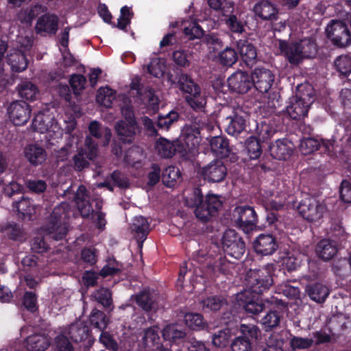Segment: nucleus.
<instances>
[{
  "label": "nucleus",
  "mask_w": 351,
  "mask_h": 351,
  "mask_svg": "<svg viewBox=\"0 0 351 351\" xmlns=\"http://www.w3.org/2000/svg\"><path fill=\"white\" fill-rule=\"evenodd\" d=\"M179 117L178 112L174 110H171L164 117L159 116L157 123L158 127L168 129L173 123L178 120Z\"/></svg>",
  "instance_id": "obj_59"
},
{
  "label": "nucleus",
  "mask_w": 351,
  "mask_h": 351,
  "mask_svg": "<svg viewBox=\"0 0 351 351\" xmlns=\"http://www.w3.org/2000/svg\"><path fill=\"white\" fill-rule=\"evenodd\" d=\"M304 59L313 58L317 53V46L312 38H304L298 42Z\"/></svg>",
  "instance_id": "obj_46"
},
{
  "label": "nucleus",
  "mask_w": 351,
  "mask_h": 351,
  "mask_svg": "<svg viewBox=\"0 0 351 351\" xmlns=\"http://www.w3.org/2000/svg\"><path fill=\"white\" fill-rule=\"evenodd\" d=\"M279 49L291 64L298 65L304 59L298 42L279 40Z\"/></svg>",
  "instance_id": "obj_24"
},
{
  "label": "nucleus",
  "mask_w": 351,
  "mask_h": 351,
  "mask_svg": "<svg viewBox=\"0 0 351 351\" xmlns=\"http://www.w3.org/2000/svg\"><path fill=\"white\" fill-rule=\"evenodd\" d=\"M326 34L329 41L338 48L351 45V32L348 25L341 21H331L326 28Z\"/></svg>",
  "instance_id": "obj_6"
},
{
  "label": "nucleus",
  "mask_w": 351,
  "mask_h": 351,
  "mask_svg": "<svg viewBox=\"0 0 351 351\" xmlns=\"http://www.w3.org/2000/svg\"><path fill=\"white\" fill-rule=\"evenodd\" d=\"M202 309L205 312L217 311L227 305V300L222 295H210L202 299L200 302Z\"/></svg>",
  "instance_id": "obj_39"
},
{
  "label": "nucleus",
  "mask_w": 351,
  "mask_h": 351,
  "mask_svg": "<svg viewBox=\"0 0 351 351\" xmlns=\"http://www.w3.org/2000/svg\"><path fill=\"white\" fill-rule=\"evenodd\" d=\"M232 341V332L230 328L221 329L212 336V343L214 346L223 348L230 346Z\"/></svg>",
  "instance_id": "obj_43"
},
{
  "label": "nucleus",
  "mask_w": 351,
  "mask_h": 351,
  "mask_svg": "<svg viewBox=\"0 0 351 351\" xmlns=\"http://www.w3.org/2000/svg\"><path fill=\"white\" fill-rule=\"evenodd\" d=\"M93 296L95 300L105 308H109L112 304V293L107 288H100L96 290Z\"/></svg>",
  "instance_id": "obj_54"
},
{
  "label": "nucleus",
  "mask_w": 351,
  "mask_h": 351,
  "mask_svg": "<svg viewBox=\"0 0 351 351\" xmlns=\"http://www.w3.org/2000/svg\"><path fill=\"white\" fill-rule=\"evenodd\" d=\"M186 325L193 330H200L204 329L206 325L204 317L202 314L197 313H186L184 317Z\"/></svg>",
  "instance_id": "obj_44"
},
{
  "label": "nucleus",
  "mask_w": 351,
  "mask_h": 351,
  "mask_svg": "<svg viewBox=\"0 0 351 351\" xmlns=\"http://www.w3.org/2000/svg\"><path fill=\"white\" fill-rule=\"evenodd\" d=\"M7 62L11 70L15 73L25 71L28 66V60L25 54L21 50H14L7 56Z\"/></svg>",
  "instance_id": "obj_34"
},
{
  "label": "nucleus",
  "mask_w": 351,
  "mask_h": 351,
  "mask_svg": "<svg viewBox=\"0 0 351 351\" xmlns=\"http://www.w3.org/2000/svg\"><path fill=\"white\" fill-rule=\"evenodd\" d=\"M85 147L78 149L71 161V166L75 171H82L90 165L89 160H94L98 154V143L86 136Z\"/></svg>",
  "instance_id": "obj_7"
},
{
  "label": "nucleus",
  "mask_w": 351,
  "mask_h": 351,
  "mask_svg": "<svg viewBox=\"0 0 351 351\" xmlns=\"http://www.w3.org/2000/svg\"><path fill=\"white\" fill-rule=\"evenodd\" d=\"M37 298L35 293L32 291H26L23 298V305L31 313L38 311L36 305Z\"/></svg>",
  "instance_id": "obj_62"
},
{
  "label": "nucleus",
  "mask_w": 351,
  "mask_h": 351,
  "mask_svg": "<svg viewBox=\"0 0 351 351\" xmlns=\"http://www.w3.org/2000/svg\"><path fill=\"white\" fill-rule=\"evenodd\" d=\"M58 23L59 19L56 14H45L38 18L35 29L39 34L54 35L58 31Z\"/></svg>",
  "instance_id": "obj_25"
},
{
  "label": "nucleus",
  "mask_w": 351,
  "mask_h": 351,
  "mask_svg": "<svg viewBox=\"0 0 351 351\" xmlns=\"http://www.w3.org/2000/svg\"><path fill=\"white\" fill-rule=\"evenodd\" d=\"M30 106L24 101L12 102L7 108V112L10 121L15 125L25 124L31 117Z\"/></svg>",
  "instance_id": "obj_17"
},
{
  "label": "nucleus",
  "mask_w": 351,
  "mask_h": 351,
  "mask_svg": "<svg viewBox=\"0 0 351 351\" xmlns=\"http://www.w3.org/2000/svg\"><path fill=\"white\" fill-rule=\"evenodd\" d=\"M53 119V116L51 117L43 112H38L32 121V127L35 131L45 133L51 127Z\"/></svg>",
  "instance_id": "obj_41"
},
{
  "label": "nucleus",
  "mask_w": 351,
  "mask_h": 351,
  "mask_svg": "<svg viewBox=\"0 0 351 351\" xmlns=\"http://www.w3.org/2000/svg\"><path fill=\"white\" fill-rule=\"evenodd\" d=\"M237 46L242 60L247 66L252 67L257 58L256 47L247 39H240Z\"/></svg>",
  "instance_id": "obj_29"
},
{
  "label": "nucleus",
  "mask_w": 351,
  "mask_h": 351,
  "mask_svg": "<svg viewBox=\"0 0 351 351\" xmlns=\"http://www.w3.org/2000/svg\"><path fill=\"white\" fill-rule=\"evenodd\" d=\"M136 304L146 312L154 310L157 307V302L154 292L149 288H144L135 295Z\"/></svg>",
  "instance_id": "obj_32"
},
{
  "label": "nucleus",
  "mask_w": 351,
  "mask_h": 351,
  "mask_svg": "<svg viewBox=\"0 0 351 351\" xmlns=\"http://www.w3.org/2000/svg\"><path fill=\"white\" fill-rule=\"evenodd\" d=\"M230 89L239 94L247 93L252 87V75L242 71H237L228 79Z\"/></svg>",
  "instance_id": "obj_19"
},
{
  "label": "nucleus",
  "mask_w": 351,
  "mask_h": 351,
  "mask_svg": "<svg viewBox=\"0 0 351 351\" xmlns=\"http://www.w3.org/2000/svg\"><path fill=\"white\" fill-rule=\"evenodd\" d=\"M232 221L237 228L246 234L255 230L258 223L254 208L247 205L236 206L232 211Z\"/></svg>",
  "instance_id": "obj_5"
},
{
  "label": "nucleus",
  "mask_w": 351,
  "mask_h": 351,
  "mask_svg": "<svg viewBox=\"0 0 351 351\" xmlns=\"http://www.w3.org/2000/svg\"><path fill=\"white\" fill-rule=\"evenodd\" d=\"M306 95V97H308ZM312 101H306L305 95H296L289 101L286 108L287 115L294 120H301L308 114V109Z\"/></svg>",
  "instance_id": "obj_20"
},
{
  "label": "nucleus",
  "mask_w": 351,
  "mask_h": 351,
  "mask_svg": "<svg viewBox=\"0 0 351 351\" xmlns=\"http://www.w3.org/2000/svg\"><path fill=\"white\" fill-rule=\"evenodd\" d=\"M181 177L180 169L175 166H169L163 169L161 175L162 182L167 187H173Z\"/></svg>",
  "instance_id": "obj_42"
},
{
  "label": "nucleus",
  "mask_w": 351,
  "mask_h": 351,
  "mask_svg": "<svg viewBox=\"0 0 351 351\" xmlns=\"http://www.w3.org/2000/svg\"><path fill=\"white\" fill-rule=\"evenodd\" d=\"M185 204L188 207L195 208V217L203 222H207L210 217L215 216L222 206V202L216 195H207L204 199L199 188H194Z\"/></svg>",
  "instance_id": "obj_3"
},
{
  "label": "nucleus",
  "mask_w": 351,
  "mask_h": 351,
  "mask_svg": "<svg viewBox=\"0 0 351 351\" xmlns=\"http://www.w3.org/2000/svg\"><path fill=\"white\" fill-rule=\"evenodd\" d=\"M69 335L63 329L54 339L56 351H74L73 343L69 340Z\"/></svg>",
  "instance_id": "obj_50"
},
{
  "label": "nucleus",
  "mask_w": 351,
  "mask_h": 351,
  "mask_svg": "<svg viewBox=\"0 0 351 351\" xmlns=\"http://www.w3.org/2000/svg\"><path fill=\"white\" fill-rule=\"evenodd\" d=\"M173 60L175 64L181 67H188L190 66L189 51L187 50H176L173 52Z\"/></svg>",
  "instance_id": "obj_57"
},
{
  "label": "nucleus",
  "mask_w": 351,
  "mask_h": 351,
  "mask_svg": "<svg viewBox=\"0 0 351 351\" xmlns=\"http://www.w3.org/2000/svg\"><path fill=\"white\" fill-rule=\"evenodd\" d=\"M338 249L337 243L332 242L331 239H324L317 244L315 252L319 258L328 261L335 257Z\"/></svg>",
  "instance_id": "obj_30"
},
{
  "label": "nucleus",
  "mask_w": 351,
  "mask_h": 351,
  "mask_svg": "<svg viewBox=\"0 0 351 351\" xmlns=\"http://www.w3.org/2000/svg\"><path fill=\"white\" fill-rule=\"evenodd\" d=\"M299 149L303 155H308L315 151H319V154L332 156L333 144L329 140L319 141L314 138H305L300 141Z\"/></svg>",
  "instance_id": "obj_15"
},
{
  "label": "nucleus",
  "mask_w": 351,
  "mask_h": 351,
  "mask_svg": "<svg viewBox=\"0 0 351 351\" xmlns=\"http://www.w3.org/2000/svg\"><path fill=\"white\" fill-rule=\"evenodd\" d=\"M27 351H45L50 346V342L47 337L34 334L29 336L26 339Z\"/></svg>",
  "instance_id": "obj_38"
},
{
  "label": "nucleus",
  "mask_w": 351,
  "mask_h": 351,
  "mask_svg": "<svg viewBox=\"0 0 351 351\" xmlns=\"http://www.w3.org/2000/svg\"><path fill=\"white\" fill-rule=\"evenodd\" d=\"M108 318L101 311L93 309L89 317L90 324L99 330H104L108 326Z\"/></svg>",
  "instance_id": "obj_48"
},
{
  "label": "nucleus",
  "mask_w": 351,
  "mask_h": 351,
  "mask_svg": "<svg viewBox=\"0 0 351 351\" xmlns=\"http://www.w3.org/2000/svg\"><path fill=\"white\" fill-rule=\"evenodd\" d=\"M110 178L114 184L120 189H128L130 187V182L128 177L119 170L114 171L110 174Z\"/></svg>",
  "instance_id": "obj_58"
},
{
  "label": "nucleus",
  "mask_w": 351,
  "mask_h": 351,
  "mask_svg": "<svg viewBox=\"0 0 351 351\" xmlns=\"http://www.w3.org/2000/svg\"><path fill=\"white\" fill-rule=\"evenodd\" d=\"M31 250L33 252L43 254L49 249V245L45 241L43 236H36L30 241Z\"/></svg>",
  "instance_id": "obj_56"
},
{
  "label": "nucleus",
  "mask_w": 351,
  "mask_h": 351,
  "mask_svg": "<svg viewBox=\"0 0 351 351\" xmlns=\"http://www.w3.org/2000/svg\"><path fill=\"white\" fill-rule=\"evenodd\" d=\"M13 209L18 212L20 217L25 218L30 217L32 213V206L31 200L28 197H25L23 195L21 197L20 200L14 202L12 204Z\"/></svg>",
  "instance_id": "obj_49"
},
{
  "label": "nucleus",
  "mask_w": 351,
  "mask_h": 351,
  "mask_svg": "<svg viewBox=\"0 0 351 351\" xmlns=\"http://www.w3.org/2000/svg\"><path fill=\"white\" fill-rule=\"evenodd\" d=\"M186 335V330L178 324H173L166 326L162 330L164 339L169 342L177 343Z\"/></svg>",
  "instance_id": "obj_37"
},
{
  "label": "nucleus",
  "mask_w": 351,
  "mask_h": 351,
  "mask_svg": "<svg viewBox=\"0 0 351 351\" xmlns=\"http://www.w3.org/2000/svg\"><path fill=\"white\" fill-rule=\"evenodd\" d=\"M282 315L276 310H270L266 313L264 316H261L257 320L263 326L266 332L271 331L280 325Z\"/></svg>",
  "instance_id": "obj_36"
},
{
  "label": "nucleus",
  "mask_w": 351,
  "mask_h": 351,
  "mask_svg": "<svg viewBox=\"0 0 351 351\" xmlns=\"http://www.w3.org/2000/svg\"><path fill=\"white\" fill-rule=\"evenodd\" d=\"M222 246L224 252L236 259H239L245 250V243L234 230L225 231L222 238Z\"/></svg>",
  "instance_id": "obj_11"
},
{
  "label": "nucleus",
  "mask_w": 351,
  "mask_h": 351,
  "mask_svg": "<svg viewBox=\"0 0 351 351\" xmlns=\"http://www.w3.org/2000/svg\"><path fill=\"white\" fill-rule=\"evenodd\" d=\"M254 252L261 256L272 255L279 247L276 237L272 234L261 233L252 243Z\"/></svg>",
  "instance_id": "obj_18"
},
{
  "label": "nucleus",
  "mask_w": 351,
  "mask_h": 351,
  "mask_svg": "<svg viewBox=\"0 0 351 351\" xmlns=\"http://www.w3.org/2000/svg\"><path fill=\"white\" fill-rule=\"evenodd\" d=\"M245 150L251 160L258 159L262 154V147L260 141L255 136L248 137L245 142Z\"/></svg>",
  "instance_id": "obj_45"
},
{
  "label": "nucleus",
  "mask_w": 351,
  "mask_h": 351,
  "mask_svg": "<svg viewBox=\"0 0 351 351\" xmlns=\"http://www.w3.org/2000/svg\"><path fill=\"white\" fill-rule=\"evenodd\" d=\"M347 237L348 236L343 228L339 224H335L331 229L330 237L328 239H331L332 242L339 245L343 241L347 239Z\"/></svg>",
  "instance_id": "obj_63"
},
{
  "label": "nucleus",
  "mask_w": 351,
  "mask_h": 351,
  "mask_svg": "<svg viewBox=\"0 0 351 351\" xmlns=\"http://www.w3.org/2000/svg\"><path fill=\"white\" fill-rule=\"evenodd\" d=\"M305 292L311 300L317 303L324 302L330 293L328 288L319 282L307 285Z\"/></svg>",
  "instance_id": "obj_33"
},
{
  "label": "nucleus",
  "mask_w": 351,
  "mask_h": 351,
  "mask_svg": "<svg viewBox=\"0 0 351 351\" xmlns=\"http://www.w3.org/2000/svg\"><path fill=\"white\" fill-rule=\"evenodd\" d=\"M205 123L200 117H195L191 123L186 124L182 130V145L171 143L165 138L159 139L155 146L158 154L162 158H170L177 152H193L200 143V133Z\"/></svg>",
  "instance_id": "obj_1"
},
{
  "label": "nucleus",
  "mask_w": 351,
  "mask_h": 351,
  "mask_svg": "<svg viewBox=\"0 0 351 351\" xmlns=\"http://www.w3.org/2000/svg\"><path fill=\"white\" fill-rule=\"evenodd\" d=\"M261 335V330L257 326L241 324L237 336L232 339L230 344L231 351H251L252 346L257 343Z\"/></svg>",
  "instance_id": "obj_4"
},
{
  "label": "nucleus",
  "mask_w": 351,
  "mask_h": 351,
  "mask_svg": "<svg viewBox=\"0 0 351 351\" xmlns=\"http://www.w3.org/2000/svg\"><path fill=\"white\" fill-rule=\"evenodd\" d=\"M246 117V113L241 109H234L231 114L223 121L225 131L233 136L240 134L245 130Z\"/></svg>",
  "instance_id": "obj_14"
},
{
  "label": "nucleus",
  "mask_w": 351,
  "mask_h": 351,
  "mask_svg": "<svg viewBox=\"0 0 351 351\" xmlns=\"http://www.w3.org/2000/svg\"><path fill=\"white\" fill-rule=\"evenodd\" d=\"M210 146L212 152L218 158H226L229 157L231 149L228 139L223 136H215L210 138Z\"/></svg>",
  "instance_id": "obj_31"
},
{
  "label": "nucleus",
  "mask_w": 351,
  "mask_h": 351,
  "mask_svg": "<svg viewBox=\"0 0 351 351\" xmlns=\"http://www.w3.org/2000/svg\"><path fill=\"white\" fill-rule=\"evenodd\" d=\"M8 237L10 239L22 242L25 239V234L21 226L16 223L8 226Z\"/></svg>",
  "instance_id": "obj_55"
},
{
  "label": "nucleus",
  "mask_w": 351,
  "mask_h": 351,
  "mask_svg": "<svg viewBox=\"0 0 351 351\" xmlns=\"http://www.w3.org/2000/svg\"><path fill=\"white\" fill-rule=\"evenodd\" d=\"M203 41L213 51L218 50L223 47V41L219 35L216 33H209L204 36Z\"/></svg>",
  "instance_id": "obj_64"
},
{
  "label": "nucleus",
  "mask_w": 351,
  "mask_h": 351,
  "mask_svg": "<svg viewBox=\"0 0 351 351\" xmlns=\"http://www.w3.org/2000/svg\"><path fill=\"white\" fill-rule=\"evenodd\" d=\"M334 66L341 75L347 76L351 73V58L348 56H338Z\"/></svg>",
  "instance_id": "obj_53"
},
{
  "label": "nucleus",
  "mask_w": 351,
  "mask_h": 351,
  "mask_svg": "<svg viewBox=\"0 0 351 351\" xmlns=\"http://www.w3.org/2000/svg\"><path fill=\"white\" fill-rule=\"evenodd\" d=\"M184 32L190 40L199 39L206 35L205 31L197 23H193L189 27H185Z\"/></svg>",
  "instance_id": "obj_60"
},
{
  "label": "nucleus",
  "mask_w": 351,
  "mask_h": 351,
  "mask_svg": "<svg viewBox=\"0 0 351 351\" xmlns=\"http://www.w3.org/2000/svg\"><path fill=\"white\" fill-rule=\"evenodd\" d=\"M18 90L19 94L22 98L29 101L35 100L38 93L36 86L31 82H23L19 86Z\"/></svg>",
  "instance_id": "obj_52"
},
{
  "label": "nucleus",
  "mask_w": 351,
  "mask_h": 351,
  "mask_svg": "<svg viewBox=\"0 0 351 351\" xmlns=\"http://www.w3.org/2000/svg\"><path fill=\"white\" fill-rule=\"evenodd\" d=\"M253 12L256 17L263 21H276L278 16V10L276 7L267 0L257 2L253 8Z\"/></svg>",
  "instance_id": "obj_26"
},
{
  "label": "nucleus",
  "mask_w": 351,
  "mask_h": 351,
  "mask_svg": "<svg viewBox=\"0 0 351 351\" xmlns=\"http://www.w3.org/2000/svg\"><path fill=\"white\" fill-rule=\"evenodd\" d=\"M253 87L261 93H267L274 82L271 71L264 66H257L252 72Z\"/></svg>",
  "instance_id": "obj_16"
},
{
  "label": "nucleus",
  "mask_w": 351,
  "mask_h": 351,
  "mask_svg": "<svg viewBox=\"0 0 351 351\" xmlns=\"http://www.w3.org/2000/svg\"><path fill=\"white\" fill-rule=\"evenodd\" d=\"M271 156L279 160L288 159L293 153V147L291 142L286 138L278 139L269 145Z\"/></svg>",
  "instance_id": "obj_28"
},
{
  "label": "nucleus",
  "mask_w": 351,
  "mask_h": 351,
  "mask_svg": "<svg viewBox=\"0 0 351 351\" xmlns=\"http://www.w3.org/2000/svg\"><path fill=\"white\" fill-rule=\"evenodd\" d=\"M130 228L131 232L137 241L138 247L141 249L150 231L149 223L147 219L143 216L135 217Z\"/></svg>",
  "instance_id": "obj_22"
},
{
  "label": "nucleus",
  "mask_w": 351,
  "mask_h": 351,
  "mask_svg": "<svg viewBox=\"0 0 351 351\" xmlns=\"http://www.w3.org/2000/svg\"><path fill=\"white\" fill-rule=\"evenodd\" d=\"M23 155L27 161L34 167L43 165L47 158L46 149L37 143L26 145L23 149Z\"/></svg>",
  "instance_id": "obj_23"
},
{
  "label": "nucleus",
  "mask_w": 351,
  "mask_h": 351,
  "mask_svg": "<svg viewBox=\"0 0 351 351\" xmlns=\"http://www.w3.org/2000/svg\"><path fill=\"white\" fill-rule=\"evenodd\" d=\"M171 84L178 88L183 94H187L185 101L195 111H203L206 107V98L201 92L199 86L191 77L182 69L176 68L167 75Z\"/></svg>",
  "instance_id": "obj_2"
},
{
  "label": "nucleus",
  "mask_w": 351,
  "mask_h": 351,
  "mask_svg": "<svg viewBox=\"0 0 351 351\" xmlns=\"http://www.w3.org/2000/svg\"><path fill=\"white\" fill-rule=\"evenodd\" d=\"M88 132L89 135H87L86 136H90L93 140H94L93 138L94 137L98 141L104 136L102 145L104 146H106L109 144L112 136L111 131L108 128H105L102 130L101 124L98 121H93L90 123L88 125Z\"/></svg>",
  "instance_id": "obj_35"
},
{
  "label": "nucleus",
  "mask_w": 351,
  "mask_h": 351,
  "mask_svg": "<svg viewBox=\"0 0 351 351\" xmlns=\"http://www.w3.org/2000/svg\"><path fill=\"white\" fill-rule=\"evenodd\" d=\"M87 197V190L83 185L79 186L76 193L74 195L75 201L81 216L84 219H93L95 210L91 204L86 197Z\"/></svg>",
  "instance_id": "obj_27"
},
{
  "label": "nucleus",
  "mask_w": 351,
  "mask_h": 351,
  "mask_svg": "<svg viewBox=\"0 0 351 351\" xmlns=\"http://www.w3.org/2000/svg\"><path fill=\"white\" fill-rule=\"evenodd\" d=\"M273 285L272 276L266 270L250 271L247 277V289L250 294L259 297L267 292Z\"/></svg>",
  "instance_id": "obj_8"
},
{
  "label": "nucleus",
  "mask_w": 351,
  "mask_h": 351,
  "mask_svg": "<svg viewBox=\"0 0 351 351\" xmlns=\"http://www.w3.org/2000/svg\"><path fill=\"white\" fill-rule=\"evenodd\" d=\"M143 341L146 347L154 350L160 343L159 328L156 326L147 328L145 331Z\"/></svg>",
  "instance_id": "obj_47"
},
{
  "label": "nucleus",
  "mask_w": 351,
  "mask_h": 351,
  "mask_svg": "<svg viewBox=\"0 0 351 351\" xmlns=\"http://www.w3.org/2000/svg\"><path fill=\"white\" fill-rule=\"evenodd\" d=\"M70 339L74 343H82L84 348H90L94 343L95 339L91 329L87 322L77 321L64 329Z\"/></svg>",
  "instance_id": "obj_9"
},
{
  "label": "nucleus",
  "mask_w": 351,
  "mask_h": 351,
  "mask_svg": "<svg viewBox=\"0 0 351 351\" xmlns=\"http://www.w3.org/2000/svg\"><path fill=\"white\" fill-rule=\"evenodd\" d=\"M238 60V53L237 51L230 47H226L218 55V60L219 63L226 66H231Z\"/></svg>",
  "instance_id": "obj_51"
},
{
  "label": "nucleus",
  "mask_w": 351,
  "mask_h": 351,
  "mask_svg": "<svg viewBox=\"0 0 351 351\" xmlns=\"http://www.w3.org/2000/svg\"><path fill=\"white\" fill-rule=\"evenodd\" d=\"M236 300L245 312L256 321L265 308V303L260 300L258 296L250 294L249 291H243L237 293Z\"/></svg>",
  "instance_id": "obj_10"
},
{
  "label": "nucleus",
  "mask_w": 351,
  "mask_h": 351,
  "mask_svg": "<svg viewBox=\"0 0 351 351\" xmlns=\"http://www.w3.org/2000/svg\"><path fill=\"white\" fill-rule=\"evenodd\" d=\"M298 210L306 221H316L323 217L326 211V206L313 197H307L300 202Z\"/></svg>",
  "instance_id": "obj_12"
},
{
  "label": "nucleus",
  "mask_w": 351,
  "mask_h": 351,
  "mask_svg": "<svg viewBox=\"0 0 351 351\" xmlns=\"http://www.w3.org/2000/svg\"><path fill=\"white\" fill-rule=\"evenodd\" d=\"M130 88L131 94L136 99V101H143V96L146 93H148L150 97L154 95V89L149 86L145 87V86L141 83L139 77H136L132 79Z\"/></svg>",
  "instance_id": "obj_40"
},
{
  "label": "nucleus",
  "mask_w": 351,
  "mask_h": 351,
  "mask_svg": "<svg viewBox=\"0 0 351 351\" xmlns=\"http://www.w3.org/2000/svg\"><path fill=\"white\" fill-rule=\"evenodd\" d=\"M227 172V167L221 160H214L202 167L199 173L205 181L219 183L225 180Z\"/></svg>",
  "instance_id": "obj_13"
},
{
  "label": "nucleus",
  "mask_w": 351,
  "mask_h": 351,
  "mask_svg": "<svg viewBox=\"0 0 351 351\" xmlns=\"http://www.w3.org/2000/svg\"><path fill=\"white\" fill-rule=\"evenodd\" d=\"M86 82V78L81 74L72 75L69 80L70 86L75 94H79L80 91L84 89Z\"/></svg>",
  "instance_id": "obj_61"
},
{
  "label": "nucleus",
  "mask_w": 351,
  "mask_h": 351,
  "mask_svg": "<svg viewBox=\"0 0 351 351\" xmlns=\"http://www.w3.org/2000/svg\"><path fill=\"white\" fill-rule=\"evenodd\" d=\"M114 128L118 139L121 143L128 145L134 142L136 134L141 132V127L138 124L126 121H117Z\"/></svg>",
  "instance_id": "obj_21"
}]
</instances>
